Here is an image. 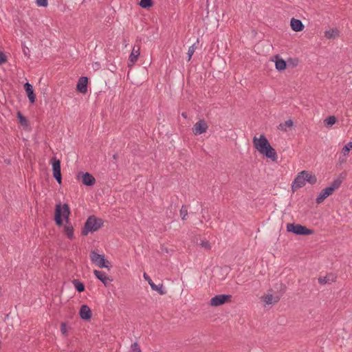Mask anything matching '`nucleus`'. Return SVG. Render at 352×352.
<instances>
[{
  "mask_svg": "<svg viewBox=\"0 0 352 352\" xmlns=\"http://www.w3.org/2000/svg\"><path fill=\"white\" fill-rule=\"evenodd\" d=\"M79 314L80 318L83 320H89L92 316L91 311L87 305H82L80 307Z\"/></svg>",
  "mask_w": 352,
  "mask_h": 352,
  "instance_id": "dca6fc26",
  "label": "nucleus"
},
{
  "mask_svg": "<svg viewBox=\"0 0 352 352\" xmlns=\"http://www.w3.org/2000/svg\"><path fill=\"white\" fill-rule=\"evenodd\" d=\"M287 230L299 235H309L313 233L311 230L307 228L305 226L295 223H288Z\"/></svg>",
  "mask_w": 352,
  "mask_h": 352,
  "instance_id": "423d86ee",
  "label": "nucleus"
},
{
  "mask_svg": "<svg viewBox=\"0 0 352 352\" xmlns=\"http://www.w3.org/2000/svg\"><path fill=\"white\" fill-rule=\"evenodd\" d=\"M253 144L254 147L266 157L271 159L275 162L277 160L278 155L274 148L272 147L267 139L264 135H261L259 138L256 136L253 138Z\"/></svg>",
  "mask_w": 352,
  "mask_h": 352,
  "instance_id": "f03ea898",
  "label": "nucleus"
},
{
  "mask_svg": "<svg viewBox=\"0 0 352 352\" xmlns=\"http://www.w3.org/2000/svg\"><path fill=\"white\" fill-rule=\"evenodd\" d=\"M263 301L267 305H272L278 302L280 300L279 296H274L272 294H268L262 297Z\"/></svg>",
  "mask_w": 352,
  "mask_h": 352,
  "instance_id": "412c9836",
  "label": "nucleus"
},
{
  "mask_svg": "<svg viewBox=\"0 0 352 352\" xmlns=\"http://www.w3.org/2000/svg\"><path fill=\"white\" fill-rule=\"evenodd\" d=\"M305 182H307L308 183H309L311 184H314L317 182L316 175L310 174L307 171V174H305Z\"/></svg>",
  "mask_w": 352,
  "mask_h": 352,
  "instance_id": "b1692460",
  "label": "nucleus"
},
{
  "mask_svg": "<svg viewBox=\"0 0 352 352\" xmlns=\"http://www.w3.org/2000/svg\"><path fill=\"white\" fill-rule=\"evenodd\" d=\"M342 183V180L340 179H335L333 183L331 184V185L330 186H329V188H333V191L338 188L340 186Z\"/></svg>",
  "mask_w": 352,
  "mask_h": 352,
  "instance_id": "7c9ffc66",
  "label": "nucleus"
},
{
  "mask_svg": "<svg viewBox=\"0 0 352 352\" xmlns=\"http://www.w3.org/2000/svg\"><path fill=\"white\" fill-rule=\"evenodd\" d=\"M333 192V188L327 187L324 189H323L319 195L316 198V203L320 204L322 203L327 197H328L329 195H331Z\"/></svg>",
  "mask_w": 352,
  "mask_h": 352,
  "instance_id": "4468645a",
  "label": "nucleus"
},
{
  "mask_svg": "<svg viewBox=\"0 0 352 352\" xmlns=\"http://www.w3.org/2000/svg\"><path fill=\"white\" fill-rule=\"evenodd\" d=\"M292 29L295 32H300L304 29V25L299 19L292 18L290 22Z\"/></svg>",
  "mask_w": 352,
  "mask_h": 352,
  "instance_id": "6ab92c4d",
  "label": "nucleus"
},
{
  "mask_svg": "<svg viewBox=\"0 0 352 352\" xmlns=\"http://www.w3.org/2000/svg\"><path fill=\"white\" fill-rule=\"evenodd\" d=\"M231 298L232 296L228 294L216 295L210 299V305L212 307H218L231 302Z\"/></svg>",
  "mask_w": 352,
  "mask_h": 352,
  "instance_id": "0eeeda50",
  "label": "nucleus"
},
{
  "mask_svg": "<svg viewBox=\"0 0 352 352\" xmlns=\"http://www.w3.org/2000/svg\"><path fill=\"white\" fill-rule=\"evenodd\" d=\"M38 6L46 7L47 6V0H36Z\"/></svg>",
  "mask_w": 352,
  "mask_h": 352,
  "instance_id": "f704fd0d",
  "label": "nucleus"
},
{
  "mask_svg": "<svg viewBox=\"0 0 352 352\" xmlns=\"http://www.w3.org/2000/svg\"><path fill=\"white\" fill-rule=\"evenodd\" d=\"M180 215L183 220H185L186 219V217L188 216L187 206H182L181 210H180Z\"/></svg>",
  "mask_w": 352,
  "mask_h": 352,
  "instance_id": "c756f323",
  "label": "nucleus"
},
{
  "mask_svg": "<svg viewBox=\"0 0 352 352\" xmlns=\"http://www.w3.org/2000/svg\"><path fill=\"white\" fill-rule=\"evenodd\" d=\"M294 125V122L292 120H287V121H285V122L283 123H280L278 126V129L280 130V131H287L289 129H291Z\"/></svg>",
  "mask_w": 352,
  "mask_h": 352,
  "instance_id": "4be33fe9",
  "label": "nucleus"
},
{
  "mask_svg": "<svg viewBox=\"0 0 352 352\" xmlns=\"http://www.w3.org/2000/svg\"><path fill=\"white\" fill-rule=\"evenodd\" d=\"M286 62L283 59H278L276 61V68L279 71L284 70L286 68Z\"/></svg>",
  "mask_w": 352,
  "mask_h": 352,
  "instance_id": "393cba45",
  "label": "nucleus"
},
{
  "mask_svg": "<svg viewBox=\"0 0 352 352\" xmlns=\"http://www.w3.org/2000/svg\"><path fill=\"white\" fill-rule=\"evenodd\" d=\"M336 279V276L334 274H328L325 276H320L318 278V283L321 285L327 283H331Z\"/></svg>",
  "mask_w": 352,
  "mask_h": 352,
  "instance_id": "a211bd4d",
  "label": "nucleus"
},
{
  "mask_svg": "<svg viewBox=\"0 0 352 352\" xmlns=\"http://www.w3.org/2000/svg\"><path fill=\"white\" fill-rule=\"evenodd\" d=\"M18 118H19V119L20 120L21 124H26L27 120H26V118L24 116H23L21 114V113H18Z\"/></svg>",
  "mask_w": 352,
  "mask_h": 352,
  "instance_id": "c9c22d12",
  "label": "nucleus"
},
{
  "mask_svg": "<svg viewBox=\"0 0 352 352\" xmlns=\"http://www.w3.org/2000/svg\"><path fill=\"white\" fill-rule=\"evenodd\" d=\"M199 245L204 248L205 250H209L211 249V245L210 242L207 240H201Z\"/></svg>",
  "mask_w": 352,
  "mask_h": 352,
  "instance_id": "c85d7f7f",
  "label": "nucleus"
},
{
  "mask_svg": "<svg viewBox=\"0 0 352 352\" xmlns=\"http://www.w3.org/2000/svg\"><path fill=\"white\" fill-rule=\"evenodd\" d=\"M349 151H350V148L347 145L344 146V148H342V153L344 155H348Z\"/></svg>",
  "mask_w": 352,
  "mask_h": 352,
  "instance_id": "4c0bfd02",
  "label": "nucleus"
},
{
  "mask_svg": "<svg viewBox=\"0 0 352 352\" xmlns=\"http://www.w3.org/2000/svg\"><path fill=\"white\" fill-rule=\"evenodd\" d=\"M6 61V57L5 54L0 52V65L4 63Z\"/></svg>",
  "mask_w": 352,
  "mask_h": 352,
  "instance_id": "e433bc0d",
  "label": "nucleus"
},
{
  "mask_svg": "<svg viewBox=\"0 0 352 352\" xmlns=\"http://www.w3.org/2000/svg\"><path fill=\"white\" fill-rule=\"evenodd\" d=\"M347 146L351 148H352V142H349Z\"/></svg>",
  "mask_w": 352,
  "mask_h": 352,
  "instance_id": "58836bf2",
  "label": "nucleus"
},
{
  "mask_svg": "<svg viewBox=\"0 0 352 352\" xmlns=\"http://www.w3.org/2000/svg\"><path fill=\"white\" fill-rule=\"evenodd\" d=\"M82 182L86 186H91L95 184L96 179L92 175L89 173H86L82 175Z\"/></svg>",
  "mask_w": 352,
  "mask_h": 352,
  "instance_id": "aec40b11",
  "label": "nucleus"
},
{
  "mask_svg": "<svg viewBox=\"0 0 352 352\" xmlns=\"http://www.w3.org/2000/svg\"><path fill=\"white\" fill-rule=\"evenodd\" d=\"M60 331L65 336L67 333V325L64 322H63L60 325Z\"/></svg>",
  "mask_w": 352,
  "mask_h": 352,
  "instance_id": "72a5a7b5",
  "label": "nucleus"
},
{
  "mask_svg": "<svg viewBox=\"0 0 352 352\" xmlns=\"http://www.w3.org/2000/svg\"><path fill=\"white\" fill-rule=\"evenodd\" d=\"M324 124L327 126H332L336 122V118L333 116H330L324 120Z\"/></svg>",
  "mask_w": 352,
  "mask_h": 352,
  "instance_id": "cd10ccee",
  "label": "nucleus"
},
{
  "mask_svg": "<svg viewBox=\"0 0 352 352\" xmlns=\"http://www.w3.org/2000/svg\"><path fill=\"white\" fill-rule=\"evenodd\" d=\"M253 144L254 147L266 157L271 159L275 162L277 160L278 155L274 148L272 147L267 139L264 135H261L259 138L256 136L253 138Z\"/></svg>",
  "mask_w": 352,
  "mask_h": 352,
  "instance_id": "7ed1b4c3",
  "label": "nucleus"
},
{
  "mask_svg": "<svg viewBox=\"0 0 352 352\" xmlns=\"http://www.w3.org/2000/svg\"><path fill=\"white\" fill-rule=\"evenodd\" d=\"M195 51V45H192L189 47L188 50V61L191 59L192 56L193 55Z\"/></svg>",
  "mask_w": 352,
  "mask_h": 352,
  "instance_id": "2f4dec72",
  "label": "nucleus"
},
{
  "mask_svg": "<svg viewBox=\"0 0 352 352\" xmlns=\"http://www.w3.org/2000/svg\"><path fill=\"white\" fill-rule=\"evenodd\" d=\"M70 210L67 204L61 205L60 203L56 205L54 221L57 226H63V218L65 219L66 224L64 226V232L68 239L74 238V228L69 222V216Z\"/></svg>",
  "mask_w": 352,
  "mask_h": 352,
  "instance_id": "f257e3e1",
  "label": "nucleus"
},
{
  "mask_svg": "<svg viewBox=\"0 0 352 352\" xmlns=\"http://www.w3.org/2000/svg\"><path fill=\"white\" fill-rule=\"evenodd\" d=\"M91 262L100 268H109L110 263L104 258L103 254L97 253L95 250L90 252L89 255Z\"/></svg>",
  "mask_w": 352,
  "mask_h": 352,
  "instance_id": "39448f33",
  "label": "nucleus"
},
{
  "mask_svg": "<svg viewBox=\"0 0 352 352\" xmlns=\"http://www.w3.org/2000/svg\"><path fill=\"white\" fill-rule=\"evenodd\" d=\"M143 277L146 280H147L153 290L157 292L161 295H164L166 293V291L165 290L163 285H155L146 273H144Z\"/></svg>",
  "mask_w": 352,
  "mask_h": 352,
  "instance_id": "9d476101",
  "label": "nucleus"
},
{
  "mask_svg": "<svg viewBox=\"0 0 352 352\" xmlns=\"http://www.w3.org/2000/svg\"><path fill=\"white\" fill-rule=\"evenodd\" d=\"M324 36L327 38H333L338 36V31L337 30H329L325 31Z\"/></svg>",
  "mask_w": 352,
  "mask_h": 352,
  "instance_id": "a878e982",
  "label": "nucleus"
},
{
  "mask_svg": "<svg viewBox=\"0 0 352 352\" xmlns=\"http://www.w3.org/2000/svg\"><path fill=\"white\" fill-rule=\"evenodd\" d=\"M73 284H74V286L75 287V289L78 292H82L85 291V285L82 283H81L80 281H79L77 279H74L73 281H72Z\"/></svg>",
  "mask_w": 352,
  "mask_h": 352,
  "instance_id": "5701e85b",
  "label": "nucleus"
},
{
  "mask_svg": "<svg viewBox=\"0 0 352 352\" xmlns=\"http://www.w3.org/2000/svg\"><path fill=\"white\" fill-rule=\"evenodd\" d=\"M182 115L183 117L186 118V115L185 113H183Z\"/></svg>",
  "mask_w": 352,
  "mask_h": 352,
  "instance_id": "ea45409f",
  "label": "nucleus"
},
{
  "mask_svg": "<svg viewBox=\"0 0 352 352\" xmlns=\"http://www.w3.org/2000/svg\"><path fill=\"white\" fill-rule=\"evenodd\" d=\"M140 47L139 45H135L133 47L132 52L129 57V60L131 63V65H133L137 60L140 56Z\"/></svg>",
  "mask_w": 352,
  "mask_h": 352,
  "instance_id": "f3484780",
  "label": "nucleus"
},
{
  "mask_svg": "<svg viewBox=\"0 0 352 352\" xmlns=\"http://www.w3.org/2000/svg\"><path fill=\"white\" fill-rule=\"evenodd\" d=\"M87 83L88 78L85 76L80 77L76 85V89L78 91L82 94H86L87 92Z\"/></svg>",
  "mask_w": 352,
  "mask_h": 352,
  "instance_id": "f8f14e48",
  "label": "nucleus"
},
{
  "mask_svg": "<svg viewBox=\"0 0 352 352\" xmlns=\"http://www.w3.org/2000/svg\"><path fill=\"white\" fill-rule=\"evenodd\" d=\"M24 89L26 92L27 96L31 103H34L36 100V96L34 93L33 87L29 82H26L24 85Z\"/></svg>",
  "mask_w": 352,
  "mask_h": 352,
  "instance_id": "2eb2a0df",
  "label": "nucleus"
},
{
  "mask_svg": "<svg viewBox=\"0 0 352 352\" xmlns=\"http://www.w3.org/2000/svg\"><path fill=\"white\" fill-rule=\"evenodd\" d=\"M305 174H307L306 170H302L296 177L292 185V190L293 192L296 191L298 189L303 187L305 185Z\"/></svg>",
  "mask_w": 352,
  "mask_h": 352,
  "instance_id": "6e6552de",
  "label": "nucleus"
},
{
  "mask_svg": "<svg viewBox=\"0 0 352 352\" xmlns=\"http://www.w3.org/2000/svg\"><path fill=\"white\" fill-rule=\"evenodd\" d=\"M139 5L142 8H148L153 6L152 0H140Z\"/></svg>",
  "mask_w": 352,
  "mask_h": 352,
  "instance_id": "bb28decb",
  "label": "nucleus"
},
{
  "mask_svg": "<svg viewBox=\"0 0 352 352\" xmlns=\"http://www.w3.org/2000/svg\"><path fill=\"white\" fill-rule=\"evenodd\" d=\"M103 223L104 221L102 219L94 215L89 216L82 229V235L87 236L89 232H96L103 226Z\"/></svg>",
  "mask_w": 352,
  "mask_h": 352,
  "instance_id": "20e7f679",
  "label": "nucleus"
},
{
  "mask_svg": "<svg viewBox=\"0 0 352 352\" xmlns=\"http://www.w3.org/2000/svg\"><path fill=\"white\" fill-rule=\"evenodd\" d=\"M132 352H141L139 345L135 342L131 345Z\"/></svg>",
  "mask_w": 352,
  "mask_h": 352,
  "instance_id": "473e14b6",
  "label": "nucleus"
},
{
  "mask_svg": "<svg viewBox=\"0 0 352 352\" xmlns=\"http://www.w3.org/2000/svg\"><path fill=\"white\" fill-rule=\"evenodd\" d=\"M94 274L96 277L98 278L105 286H108L112 281V279H111L108 276L106 275L104 272L102 271L95 270L94 271Z\"/></svg>",
  "mask_w": 352,
  "mask_h": 352,
  "instance_id": "ddd939ff",
  "label": "nucleus"
},
{
  "mask_svg": "<svg viewBox=\"0 0 352 352\" xmlns=\"http://www.w3.org/2000/svg\"><path fill=\"white\" fill-rule=\"evenodd\" d=\"M52 170H53V176L58 184H61L62 182V175L60 171V162L59 160H57L56 157H53L52 159Z\"/></svg>",
  "mask_w": 352,
  "mask_h": 352,
  "instance_id": "1a4fd4ad",
  "label": "nucleus"
},
{
  "mask_svg": "<svg viewBox=\"0 0 352 352\" xmlns=\"http://www.w3.org/2000/svg\"><path fill=\"white\" fill-rule=\"evenodd\" d=\"M208 128V126L207 123L204 120H201L195 124L192 128V132L196 135H201L206 132Z\"/></svg>",
  "mask_w": 352,
  "mask_h": 352,
  "instance_id": "9b49d317",
  "label": "nucleus"
}]
</instances>
